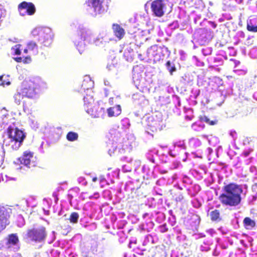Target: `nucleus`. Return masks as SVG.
I'll list each match as a JSON object with an SVG mask.
<instances>
[{"instance_id":"nucleus-1","label":"nucleus","mask_w":257,"mask_h":257,"mask_svg":"<svg viewBox=\"0 0 257 257\" xmlns=\"http://www.w3.org/2000/svg\"><path fill=\"white\" fill-rule=\"evenodd\" d=\"M222 191L218 198L223 206L233 207L240 203L243 192L241 185L230 183L223 187Z\"/></svg>"},{"instance_id":"nucleus-2","label":"nucleus","mask_w":257,"mask_h":257,"mask_svg":"<svg viewBox=\"0 0 257 257\" xmlns=\"http://www.w3.org/2000/svg\"><path fill=\"white\" fill-rule=\"evenodd\" d=\"M7 134L10 140L6 146H9L13 150H18L26 138L25 134L18 128H13L9 126L7 129Z\"/></svg>"},{"instance_id":"nucleus-3","label":"nucleus","mask_w":257,"mask_h":257,"mask_svg":"<svg viewBox=\"0 0 257 257\" xmlns=\"http://www.w3.org/2000/svg\"><path fill=\"white\" fill-rule=\"evenodd\" d=\"M42 83L43 82L40 78H34L24 81L21 89L24 92L26 97L32 98L36 95V90L40 87Z\"/></svg>"},{"instance_id":"nucleus-4","label":"nucleus","mask_w":257,"mask_h":257,"mask_svg":"<svg viewBox=\"0 0 257 257\" xmlns=\"http://www.w3.org/2000/svg\"><path fill=\"white\" fill-rule=\"evenodd\" d=\"M27 237L36 242L44 240L46 237V228L41 226L38 228L28 229L27 233Z\"/></svg>"},{"instance_id":"nucleus-5","label":"nucleus","mask_w":257,"mask_h":257,"mask_svg":"<svg viewBox=\"0 0 257 257\" xmlns=\"http://www.w3.org/2000/svg\"><path fill=\"white\" fill-rule=\"evenodd\" d=\"M12 213L11 208L0 205V232L10 224L9 219Z\"/></svg>"},{"instance_id":"nucleus-6","label":"nucleus","mask_w":257,"mask_h":257,"mask_svg":"<svg viewBox=\"0 0 257 257\" xmlns=\"http://www.w3.org/2000/svg\"><path fill=\"white\" fill-rule=\"evenodd\" d=\"M18 10L19 14L22 16L26 14L31 16L36 12V8L34 5L31 2L24 1L21 3L18 6Z\"/></svg>"},{"instance_id":"nucleus-7","label":"nucleus","mask_w":257,"mask_h":257,"mask_svg":"<svg viewBox=\"0 0 257 257\" xmlns=\"http://www.w3.org/2000/svg\"><path fill=\"white\" fill-rule=\"evenodd\" d=\"M165 8L166 4L164 0H154L151 5V9L153 15L158 17L164 16Z\"/></svg>"},{"instance_id":"nucleus-8","label":"nucleus","mask_w":257,"mask_h":257,"mask_svg":"<svg viewBox=\"0 0 257 257\" xmlns=\"http://www.w3.org/2000/svg\"><path fill=\"white\" fill-rule=\"evenodd\" d=\"M104 0H87L85 4L93 9L95 15L100 14L104 11L103 4Z\"/></svg>"},{"instance_id":"nucleus-9","label":"nucleus","mask_w":257,"mask_h":257,"mask_svg":"<svg viewBox=\"0 0 257 257\" xmlns=\"http://www.w3.org/2000/svg\"><path fill=\"white\" fill-rule=\"evenodd\" d=\"M84 106L87 107L86 111L90 113L93 117H96V114L93 113V105L94 104V99L92 95L87 94L83 98Z\"/></svg>"},{"instance_id":"nucleus-10","label":"nucleus","mask_w":257,"mask_h":257,"mask_svg":"<svg viewBox=\"0 0 257 257\" xmlns=\"http://www.w3.org/2000/svg\"><path fill=\"white\" fill-rule=\"evenodd\" d=\"M33 157V153L30 151H25L21 157L18 159V161L21 164H23L27 167H30L31 159Z\"/></svg>"},{"instance_id":"nucleus-11","label":"nucleus","mask_w":257,"mask_h":257,"mask_svg":"<svg viewBox=\"0 0 257 257\" xmlns=\"http://www.w3.org/2000/svg\"><path fill=\"white\" fill-rule=\"evenodd\" d=\"M112 28L114 36L119 40L122 39L125 35L124 29L117 24H113Z\"/></svg>"},{"instance_id":"nucleus-12","label":"nucleus","mask_w":257,"mask_h":257,"mask_svg":"<svg viewBox=\"0 0 257 257\" xmlns=\"http://www.w3.org/2000/svg\"><path fill=\"white\" fill-rule=\"evenodd\" d=\"M26 97L24 92L20 89L14 95V99L16 104L20 105L22 102H23L24 107L25 106L24 98Z\"/></svg>"},{"instance_id":"nucleus-13","label":"nucleus","mask_w":257,"mask_h":257,"mask_svg":"<svg viewBox=\"0 0 257 257\" xmlns=\"http://www.w3.org/2000/svg\"><path fill=\"white\" fill-rule=\"evenodd\" d=\"M107 112L109 117L117 116L121 113V107L119 105L110 107L107 109Z\"/></svg>"},{"instance_id":"nucleus-14","label":"nucleus","mask_w":257,"mask_h":257,"mask_svg":"<svg viewBox=\"0 0 257 257\" xmlns=\"http://www.w3.org/2000/svg\"><path fill=\"white\" fill-rule=\"evenodd\" d=\"M257 21L256 18L250 19L247 21L246 29L248 31L256 33L257 32V25L256 24Z\"/></svg>"},{"instance_id":"nucleus-15","label":"nucleus","mask_w":257,"mask_h":257,"mask_svg":"<svg viewBox=\"0 0 257 257\" xmlns=\"http://www.w3.org/2000/svg\"><path fill=\"white\" fill-rule=\"evenodd\" d=\"M243 223L244 227L247 229H251L256 225L255 222L248 217L244 218Z\"/></svg>"},{"instance_id":"nucleus-16","label":"nucleus","mask_w":257,"mask_h":257,"mask_svg":"<svg viewBox=\"0 0 257 257\" xmlns=\"http://www.w3.org/2000/svg\"><path fill=\"white\" fill-rule=\"evenodd\" d=\"M19 242L18 237L16 234H11L7 238V244L8 245H15Z\"/></svg>"},{"instance_id":"nucleus-17","label":"nucleus","mask_w":257,"mask_h":257,"mask_svg":"<svg viewBox=\"0 0 257 257\" xmlns=\"http://www.w3.org/2000/svg\"><path fill=\"white\" fill-rule=\"evenodd\" d=\"M211 220L213 221H220L221 218L220 216V211L215 209L212 211L210 214Z\"/></svg>"},{"instance_id":"nucleus-18","label":"nucleus","mask_w":257,"mask_h":257,"mask_svg":"<svg viewBox=\"0 0 257 257\" xmlns=\"http://www.w3.org/2000/svg\"><path fill=\"white\" fill-rule=\"evenodd\" d=\"M40 41H41V43L44 46L48 47L51 44L52 39L50 35H48L47 37L43 35L41 37Z\"/></svg>"},{"instance_id":"nucleus-19","label":"nucleus","mask_w":257,"mask_h":257,"mask_svg":"<svg viewBox=\"0 0 257 257\" xmlns=\"http://www.w3.org/2000/svg\"><path fill=\"white\" fill-rule=\"evenodd\" d=\"M78 135L77 133L73 132H69L66 135V139L69 142H74L77 140Z\"/></svg>"},{"instance_id":"nucleus-20","label":"nucleus","mask_w":257,"mask_h":257,"mask_svg":"<svg viewBox=\"0 0 257 257\" xmlns=\"http://www.w3.org/2000/svg\"><path fill=\"white\" fill-rule=\"evenodd\" d=\"M77 35L81 37V39L84 41L89 36L87 31L84 29H79L77 30Z\"/></svg>"},{"instance_id":"nucleus-21","label":"nucleus","mask_w":257,"mask_h":257,"mask_svg":"<svg viewBox=\"0 0 257 257\" xmlns=\"http://www.w3.org/2000/svg\"><path fill=\"white\" fill-rule=\"evenodd\" d=\"M79 217V216L77 212H73L71 213L69 220L72 223H76L78 222Z\"/></svg>"},{"instance_id":"nucleus-22","label":"nucleus","mask_w":257,"mask_h":257,"mask_svg":"<svg viewBox=\"0 0 257 257\" xmlns=\"http://www.w3.org/2000/svg\"><path fill=\"white\" fill-rule=\"evenodd\" d=\"M199 120L201 122H205L210 125H213L216 124V121L214 120H210V119L205 115H202L199 116Z\"/></svg>"},{"instance_id":"nucleus-23","label":"nucleus","mask_w":257,"mask_h":257,"mask_svg":"<svg viewBox=\"0 0 257 257\" xmlns=\"http://www.w3.org/2000/svg\"><path fill=\"white\" fill-rule=\"evenodd\" d=\"M166 66L167 67V69L170 72V74L172 75L173 72L176 70V68L174 65L171 66V63L170 61H168L166 63Z\"/></svg>"},{"instance_id":"nucleus-24","label":"nucleus","mask_w":257,"mask_h":257,"mask_svg":"<svg viewBox=\"0 0 257 257\" xmlns=\"http://www.w3.org/2000/svg\"><path fill=\"white\" fill-rule=\"evenodd\" d=\"M27 47L29 51H34L36 50L37 51V45L35 42H30L27 45Z\"/></svg>"},{"instance_id":"nucleus-25","label":"nucleus","mask_w":257,"mask_h":257,"mask_svg":"<svg viewBox=\"0 0 257 257\" xmlns=\"http://www.w3.org/2000/svg\"><path fill=\"white\" fill-rule=\"evenodd\" d=\"M77 42H75V44L76 45V46L77 47V49L79 51L80 53H82V52L84 50L85 48V45L84 43H81V44L79 45V44H76Z\"/></svg>"},{"instance_id":"nucleus-26","label":"nucleus","mask_w":257,"mask_h":257,"mask_svg":"<svg viewBox=\"0 0 257 257\" xmlns=\"http://www.w3.org/2000/svg\"><path fill=\"white\" fill-rule=\"evenodd\" d=\"M31 61V59L30 56H28L25 57L24 59H23L22 62L24 63H29Z\"/></svg>"},{"instance_id":"nucleus-27","label":"nucleus","mask_w":257,"mask_h":257,"mask_svg":"<svg viewBox=\"0 0 257 257\" xmlns=\"http://www.w3.org/2000/svg\"><path fill=\"white\" fill-rule=\"evenodd\" d=\"M15 53L17 55H20L21 54V50L20 49L19 47L18 48H16L15 50Z\"/></svg>"},{"instance_id":"nucleus-28","label":"nucleus","mask_w":257,"mask_h":257,"mask_svg":"<svg viewBox=\"0 0 257 257\" xmlns=\"http://www.w3.org/2000/svg\"><path fill=\"white\" fill-rule=\"evenodd\" d=\"M15 60L18 63L22 62L23 59L21 57H16L14 58Z\"/></svg>"},{"instance_id":"nucleus-29","label":"nucleus","mask_w":257,"mask_h":257,"mask_svg":"<svg viewBox=\"0 0 257 257\" xmlns=\"http://www.w3.org/2000/svg\"><path fill=\"white\" fill-rule=\"evenodd\" d=\"M249 154H250L249 151H245V152H243V155L245 157L248 156Z\"/></svg>"},{"instance_id":"nucleus-30","label":"nucleus","mask_w":257,"mask_h":257,"mask_svg":"<svg viewBox=\"0 0 257 257\" xmlns=\"http://www.w3.org/2000/svg\"><path fill=\"white\" fill-rule=\"evenodd\" d=\"M28 51H29V50L28 49V48L27 47V49H24V52L25 53H27Z\"/></svg>"},{"instance_id":"nucleus-31","label":"nucleus","mask_w":257,"mask_h":257,"mask_svg":"<svg viewBox=\"0 0 257 257\" xmlns=\"http://www.w3.org/2000/svg\"><path fill=\"white\" fill-rule=\"evenodd\" d=\"M97 180V177H93V178H92V181H93V182H95Z\"/></svg>"},{"instance_id":"nucleus-32","label":"nucleus","mask_w":257,"mask_h":257,"mask_svg":"<svg viewBox=\"0 0 257 257\" xmlns=\"http://www.w3.org/2000/svg\"><path fill=\"white\" fill-rule=\"evenodd\" d=\"M6 84H7V85H9V84H10V82H8L6 83Z\"/></svg>"},{"instance_id":"nucleus-33","label":"nucleus","mask_w":257,"mask_h":257,"mask_svg":"<svg viewBox=\"0 0 257 257\" xmlns=\"http://www.w3.org/2000/svg\"><path fill=\"white\" fill-rule=\"evenodd\" d=\"M3 76H0V79L2 81Z\"/></svg>"},{"instance_id":"nucleus-34","label":"nucleus","mask_w":257,"mask_h":257,"mask_svg":"<svg viewBox=\"0 0 257 257\" xmlns=\"http://www.w3.org/2000/svg\"><path fill=\"white\" fill-rule=\"evenodd\" d=\"M152 161L153 163H154V160H152Z\"/></svg>"},{"instance_id":"nucleus-35","label":"nucleus","mask_w":257,"mask_h":257,"mask_svg":"<svg viewBox=\"0 0 257 257\" xmlns=\"http://www.w3.org/2000/svg\"><path fill=\"white\" fill-rule=\"evenodd\" d=\"M85 82V81H84L83 83ZM82 85H84V83L82 84Z\"/></svg>"}]
</instances>
